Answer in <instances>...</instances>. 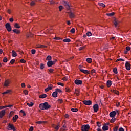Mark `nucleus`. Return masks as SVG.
Segmentation results:
<instances>
[{
    "instance_id": "1",
    "label": "nucleus",
    "mask_w": 131,
    "mask_h": 131,
    "mask_svg": "<svg viewBox=\"0 0 131 131\" xmlns=\"http://www.w3.org/2000/svg\"><path fill=\"white\" fill-rule=\"evenodd\" d=\"M81 128L82 131H89V129H90V125H82Z\"/></svg>"
},
{
    "instance_id": "2",
    "label": "nucleus",
    "mask_w": 131,
    "mask_h": 131,
    "mask_svg": "<svg viewBox=\"0 0 131 131\" xmlns=\"http://www.w3.org/2000/svg\"><path fill=\"white\" fill-rule=\"evenodd\" d=\"M7 129L8 130H14L16 128H15V126H14L13 124L9 123L8 126L7 127Z\"/></svg>"
},
{
    "instance_id": "3",
    "label": "nucleus",
    "mask_w": 131,
    "mask_h": 131,
    "mask_svg": "<svg viewBox=\"0 0 131 131\" xmlns=\"http://www.w3.org/2000/svg\"><path fill=\"white\" fill-rule=\"evenodd\" d=\"M56 62H57V60L49 61L47 62V66L48 67H52L53 65H55V64H56Z\"/></svg>"
},
{
    "instance_id": "4",
    "label": "nucleus",
    "mask_w": 131,
    "mask_h": 131,
    "mask_svg": "<svg viewBox=\"0 0 131 131\" xmlns=\"http://www.w3.org/2000/svg\"><path fill=\"white\" fill-rule=\"evenodd\" d=\"M5 27L8 32H11V31H12V27H11V25H10V23H6L5 25Z\"/></svg>"
},
{
    "instance_id": "5",
    "label": "nucleus",
    "mask_w": 131,
    "mask_h": 131,
    "mask_svg": "<svg viewBox=\"0 0 131 131\" xmlns=\"http://www.w3.org/2000/svg\"><path fill=\"white\" fill-rule=\"evenodd\" d=\"M83 104H84V105H86L87 106H91L92 102L91 100H84L83 101Z\"/></svg>"
},
{
    "instance_id": "6",
    "label": "nucleus",
    "mask_w": 131,
    "mask_h": 131,
    "mask_svg": "<svg viewBox=\"0 0 131 131\" xmlns=\"http://www.w3.org/2000/svg\"><path fill=\"white\" fill-rule=\"evenodd\" d=\"M93 108L94 112H98L99 110V105H98V104H95L93 105Z\"/></svg>"
},
{
    "instance_id": "7",
    "label": "nucleus",
    "mask_w": 131,
    "mask_h": 131,
    "mask_svg": "<svg viewBox=\"0 0 131 131\" xmlns=\"http://www.w3.org/2000/svg\"><path fill=\"white\" fill-rule=\"evenodd\" d=\"M45 110H48L51 108V105L48 102H44Z\"/></svg>"
},
{
    "instance_id": "8",
    "label": "nucleus",
    "mask_w": 131,
    "mask_h": 131,
    "mask_svg": "<svg viewBox=\"0 0 131 131\" xmlns=\"http://www.w3.org/2000/svg\"><path fill=\"white\" fill-rule=\"evenodd\" d=\"M74 82L75 84H77V85L82 84V81L81 80L76 79L75 80Z\"/></svg>"
},
{
    "instance_id": "9",
    "label": "nucleus",
    "mask_w": 131,
    "mask_h": 131,
    "mask_svg": "<svg viewBox=\"0 0 131 131\" xmlns=\"http://www.w3.org/2000/svg\"><path fill=\"white\" fill-rule=\"evenodd\" d=\"M51 90H53V85L50 84L48 85V86L45 89V92H49V91H51Z\"/></svg>"
},
{
    "instance_id": "10",
    "label": "nucleus",
    "mask_w": 131,
    "mask_h": 131,
    "mask_svg": "<svg viewBox=\"0 0 131 131\" xmlns=\"http://www.w3.org/2000/svg\"><path fill=\"white\" fill-rule=\"evenodd\" d=\"M6 114V110H3L0 112V118H3V117L5 116Z\"/></svg>"
},
{
    "instance_id": "11",
    "label": "nucleus",
    "mask_w": 131,
    "mask_h": 131,
    "mask_svg": "<svg viewBox=\"0 0 131 131\" xmlns=\"http://www.w3.org/2000/svg\"><path fill=\"white\" fill-rule=\"evenodd\" d=\"M80 71H81V72H82V73H84V74H90V71H88V70L80 69Z\"/></svg>"
},
{
    "instance_id": "12",
    "label": "nucleus",
    "mask_w": 131,
    "mask_h": 131,
    "mask_svg": "<svg viewBox=\"0 0 131 131\" xmlns=\"http://www.w3.org/2000/svg\"><path fill=\"white\" fill-rule=\"evenodd\" d=\"M125 67L127 70H129L130 69V64L129 62H128V61L126 62Z\"/></svg>"
},
{
    "instance_id": "13",
    "label": "nucleus",
    "mask_w": 131,
    "mask_h": 131,
    "mask_svg": "<svg viewBox=\"0 0 131 131\" xmlns=\"http://www.w3.org/2000/svg\"><path fill=\"white\" fill-rule=\"evenodd\" d=\"M11 83V81L9 79L6 80L4 82V86H9V84Z\"/></svg>"
},
{
    "instance_id": "14",
    "label": "nucleus",
    "mask_w": 131,
    "mask_h": 131,
    "mask_svg": "<svg viewBox=\"0 0 131 131\" xmlns=\"http://www.w3.org/2000/svg\"><path fill=\"white\" fill-rule=\"evenodd\" d=\"M116 115V112H115V111L110 113V117H115Z\"/></svg>"
},
{
    "instance_id": "15",
    "label": "nucleus",
    "mask_w": 131,
    "mask_h": 131,
    "mask_svg": "<svg viewBox=\"0 0 131 131\" xmlns=\"http://www.w3.org/2000/svg\"><path fill=\"white\" fill-rule=\"evenodd\" d=\"M19 118V116L17 115H15L14 117H13L12 120L13 122H16L17 121V120Z\"/></svg>"
},
{
    "instance_id": "16",
    "label": "nucleus",
    "mask_w": 131,
    "mask_h": 131,
    "mask_svg": "<svg viewBox=\"0 0 131 131\" xmlns=\"http://www.w3.org/2000/svg\"><path fill=\"white\" fill-rule=\"evenodd\" d=\"M118 23H119V21L116 20V19H115L114 24L116 28H118Z\"/></svg>"
},
{
    "instance_id": "17",
    "label": "nucleus",
    "mask_w": 131,
    "mask_h": 131,
    "mask_svg": "<svg viewBox=\"0 0 131 131\" xmlns=\"http://www.w3.org/2000/svg\"><path fill=\"white\" fill-rule=\"evenodd\" d=\"M69 17L71 19L72 18H74V17H75L74 13H73L72 12H69Z\"/></svg>"
},
{
    "instance_id": "18",
    "label": "nucleus",
    "mask_w": 131,
    "mask_h": 131,
    "mask_svg": "<svg viewBox=\"0 0 131 131\" xmlns=\"http://www.w3.org/2000/svg\"><path fill=\"white\" fill-rule=\"evenodd\" d=\"M107 88H110L112 85V81L108 80L106 82Z\"/></svg>"
},
{
    "instance_id": "19",
    "label": "nucleus",
    "mask_w": 131,
    "mask_h": 131,
    "mask_svg": "<svg viewBox=\"0 0 131 131\" xmlns=\"http://www.w3.org/2000/svg\"><path fill=\"white\" fill-rule=\"evenodd\" d=\"M39 108L41 110H45V103L40 104Z\"/></svg>"
},
{
    "instance_id": "20",
    "label": "nucleus",
    "mask_w": 131,
    "mask_h": 131,
    "mask_svg": "<svg viewBox=\"0 0 131 131\" xmlns=\"http://www.w3.org/2000/svg\"><path fill=\"white\" fill-rule=\"evenodd\" d=\"M52 97H53V98H57V97H58V92H57V91L54 92L52 93Z\"/></svg>"
},
{
    "instance_id": "21",
    "label": "nucleus",
    "mask_w": 131,
    "mask_h": 131,
    "mask_svg": "<svg viewBox=\"0 0 131 131\" xmlns=\"http://www.w3.org/2000/svg\"><path fill=\"white\" fill-rule=\"evenodd\" d=\"M39 98L40 99H45V98H47V94H43L39 95Z\"/></svg>"
},
{
    "instance_id": "22",
    "label": "nucleus",
    "mask_w": 131,
    "mask_h": 131,
    "mask_svg": "<svg viewBox=\"0 0 131 131\" xmlns=\"http://www.w3.org/2000/svg\"><path fill=\"white\" fill-rule=\"evenodd\" d=\"M79 93H80V92H79V89H76L75 90L74 94H75L76 95V96H79Z\"/></svg>"
},
{
    "instance_id": "23",
    "label": "nucleus",
    "mask_w": 131,
    "mask_h": 131,
    "mask_svg": "<svg viewBox=\"0 0 131 131\" xmlns=\"http://www.w3.org/2000/svg\"><path fill=\"white\" fill-rule=\"evenodd\" d=\"M13 32H14V33H16V34H20V30L17 29H15L14 30H13Z\"/></svg>"
},
{
    "instance_id": "24",
    "label": "nucleus",
    "mask_w": 131,
    "mask_h": 131,
    "mask_svg": "<svg viewBox=\"0 0 131 131\" xmlns=\"http://www.w3.org/2000/svg\"><path fill=\"white\" fill-rule=\"evenodd\" d=\"M102 129L104 131H107L109 129V128L107 126L104 125L102 127Z\"/></svg>"
},
{
    "instance_id": "25",
    "label": "nucleus",
    "mask_w": 131,
    "mask_h": 131,
    "mask_svg": "<svg viewBox=\"0 0 131 131\" xmlns=\"http://www.w3.org/2000/svg\"><path fill=\"white\" fill-rule=\"evenodd\" d=\"M12 57H17V53H16V51H15V50H13L12 51Z\"/></svg>"
},
{
    "instance_id": "26",
    "label": "nucleus",
    "mask_w": 131,
    "mask_h": 131,
    "mask_svg": "<svg viewBox=\"0 0 131 131\" xmlns=\"http://www.w3.org/2000/svg\"><path fill=\"white\" fill-rule=\"evenodd\" d=\"M36 123H37L38 124H41V123H47V121H39L36 122Z\"/></svg>"
},
{
    "instance_id": "27",
    "label": "nucleus",
    "mask_w": 131,
    "mask_h": 131,
    "mask_svg": "<svg viewBox=\"0 0 131 131\" xmlns=\"http://www.w3.org/2000/svg\"><path fill=\"white\" fill-rule=\"evenodd\" d=\"M36 48H47V46L41 45L39 44L36 45Z\"/></svg>"
},
{
    "instance_id": "28",
    "label": "nucleus",
    "mask_w": 131,
    "mask_h": 131,
    "mask_svg": "<svg viewBox=\"0 0 131 131\" xmlns=\"http://www.w3.org/2000/svg\"><path fill=\"white\" fill-rule=\"evenodd\" d=\"M113 72L115 74H117L118 73V72L117 71V68H114L113 70Z\"/></svg>"
},
{
    "instance_id": "29",
    "label": "nucleus",
    "mask_w": 131,
    "mask_h": 131,
    "mask_svg": "<svg viewBox=\"0 0 131 131\" xmlns=\"http://www.w3.org/2000/svg\"><path fill=\"white\" fill-rule=\"evenodd\" d=\"M63 4H64V6H66V7H67L68 8H70V6H69L68 2L64 1Z\"/></svg>"
},
{
    "instance_id": "30",
    "label": "nucleus",
    "mask_w": 131,
    "mask_h": 131,
    "mask_svg": "<svg viewBox=\"0 0 131 131\" xmlns=\"http://www.w3.org/2000/svg\"><path fill=\"white\" fill-rule=\"evenodd\" d=\"M63 41L64 42H70V41H71V40H70V39L69 38H66V39H64L63 40Z\"/></svg>"
},
{
    "instance_id": "31",
    "label": "nucleus",
    "mask_w": 131,
    "mask_h": 131,
    "mask_svg": "<svg viewBox=\"0 0 131 131\" xmlns=\"http://www.w3.org/2000/svg\"><path fill=\"white\" fill-rule=\"evenodd\" d=\"M111 92L112 93H114V94H116V95L119 94V92H118L117 90H111Z\"/></svg>"
},
{
    "instance_id": "32",
    "label": "nucleus",
    "mask_w": 131,
    "mask_h": 131,
    "mask_svg": "<svg viewBox=\"0 0 131 131\" xmlns=\"http://www.w3.org/2000/svg\"><path fill=\"white\" fill-rule=\"evenodd\" d=\"M47 61H51L52 60V56L50 55H48L46 58Z\"/></svg>"
},
{
    "instance_id": "33",
    "label": "nucleus",
    "mask_w": 131,
    "mask_h": 131,
    "mask_svg": "<svg viewBox=\"0 0 131 131\" xmlns=\"http://www.w3.org/2000/svg\"><path fill=\"white\" fill-rule=\"evenodd\" d=\"M14 27L15 28H21V27H20V26L19 25V24L18 23H15V25H14Z\"/></svg>"
},
{
    "instance_id": "34",
    "label": "nucleus",
    "mask_w": 131,
    "mask_h": 131,
    "mask_svg": "<svg viewBox=\"0 0 131 131\" xmlns=\"http://www.w3.org/2000/svg\"><path fill=\"white\" fill-rule=\"evenodd\" d=\"M114 14H115L114 12H112L111 13H107L106 15L109 17H112V16H114Z\"/></svg>"
},
{
    "instance_id": "35",
    "label": "nucleus",
    "mask_w": 131,
    "mask_h": 131,
    "mask_svg": "<svg viewBox=\"0 0 131 131\" xmlns=\"http://www.w3.org/2000/svg\"><path fill=\"white\" fill-rule=\"evenodd\" d=\"M10 92H11L10 90H7L6 91L3 92V93H2V95H7V94H9V93H10Z\"/></svg>"
},
{
    "instance_id": "36",
    "label": "nucleus",
    "mask_w": 131,
    "mask_h": 131,
    "mask_svg": "<svg viewBox=\"0 0 131 131\" xmlns=\"http://www.w3.org/2000/svg\"><path fill=\"white\" fill-rule=\"evenodd\" d=\"M27 105L29 107H32V106H33L34 104H33V103H32V102H31L30 103H27Z\"/></svg>"
},
{
    "instance_id": "37",
    "label": "nucleus",
    "mask_w": 131,
    "mask_h": 131,
    "mask_svg": "<svg viewBox=\"0 0 131 131\" xmlns=\"http://www.w3.org/2000/svg\"><path fill=\"white\" fill-rule=\"evenodd\" d=\"M99 6H100V7H102V8H105L106 7V5L102 3H98Z\"/></svg>"
},
{
    "instance_id": "38",
    "label": "nucleus",
    "mask_w": 131,
    "mask_h": 131,
    "mask_svg": "<svg viewBox=\"0 0 131 131\" xmlns=\"http://www.w3.org/2000/svg\"><path fill=\"white\" fill-rule=\"evenodd\" d=\"M86 35H87V36L90 37V36H92V35H93V34L91 32H88L86 33Z\"/></svg>"
},
{
    "instance_id": "39",
    "label": "nucleus",
    "mask_w": 131,
    "mask_h": 131,
    "mask_svg": "<svg viewBox=\"0 0 131 131\" xmlns=\"http://www.w3.org/2000/svg\"><path fill=\"white\" fill-rule=\"evenodd\" d=\"M112 118L111 120V123H113L116 120V118H115L114 117H112Z\"/></svg>"
},
{
    "instance_id": "40",
    "label": "nucleus",
    "mask_w": 131,
    "mask_h": 131,
    "mask_svg": "<svg viewBox=\"0 0 131 131\" xmlns=\"http://www.w3.org/2000/svg\"><path fill=\"white\" fill-rule=\"evenodd\" d=\"M86 61L88 63H91V62H92V58H88L86 59Z\"/></svg>"
},
{
    "instance_id": "41",
    "label": "nucleus",
    "mask_w": 131,
    "mask_h": 131,
    "mask_svg": "<svg viewBox=\"0 0 131 131\" xmlns=\"http://www.w3.org/2000/svg\"><path fill=\"white\" fill-rule=\"evenodd\" d=\"M71 110L72 112H77V111H78V109L77 108H71Z\"/></svg>"
},
{
    "instance_id": "42",
    "label": "nucleus",
    "mask_w": 131,
    "mask_h": 131,
    "mask_svg": "<svg viewBox=\"0 0 131 131\" xmlns=\"http://www.w3.org/2000/svg\"><path fill=\"white\" fill-rule=\"evenodd\" d=\"M56 92H57V93H62V90L61 89H59L58 88L55 89Z\"/></svg>"
},
{
    "instance_id": "43",
    "label": "nucleus",
    "mask_w": 131,
    "mask_h": 131,
    "mask_svg": "<svg viewBox=\"0 0 131 131\" xmlns=\"http://www.w3.org/2000/svg\"><path fill=\"white\" fill-rule=\"evenodd\" d=\"M40 68L41 70L43 69V68H45V64L43 63H41L40 65Z\"/></svg>"
},
{
    "instance_id": "44",
    "label": "nucleus",
    "mask_w": 131,
    "mask_h": 131,
    "mask_svg": "<svg viewBox=\"0 0 131 131\" xmlns=\"http://www.w3.org/2000/svg\"><path fill=\"white\" fill-rule=\"evenodd\" d=\"M70 32L71 33H75V29L74 28L71 29V30H70Z\"/></svg>"
},
{
    "instance_id": "45",
    "label": "nucleus",
    "mask_w": 131,
    "mask_h": 131,
    "mask_svg": "<svg viewBox=\"0 0 131 131\" xmlns=\"http://www.w3.org/2000/svg\"><path fill=\"white\" fill-rule=\"evenodd\" d=\"M119 61H124V59H122V58H119V59H117L116 60V62H117Z\"/></svg>"
},
{
    "instance_id": "46",
    "label": "nucleus",
    "mask_w": 131,
    "mask_h": 131,
    "mask_svg": "<svg viewBox=\"0 0 131 131\" xmlns=\"http://www.w3.org/2000/svg\"><path fill=\"white\" fill-rule=\"evenodd\" d=\"M3 62L4 63H7V62H8V58H7V57H4L3 58Z\"/></svg>"
},
{
    "instance_id": "47",
    "label": "nucleus",
    "mask_w": 131,
    "mask_h": 131,
    "mask_svg": "<svg viewBox=\"0 0 131 131\" xmlns=\"http://www.w3.org/2000/svg\"><path fill=\"white\" fill-rule=\"evenodd\" d=\"M63 9H64V8L63 7V6L60 5L59 6V9L60 12H61V11H62L63 10Z\"/></svg>"
},
{
    "instance_id": "48",
    "label": "nucleus",
    "mask_w": 131,
    "mask_h": 131,
    "mask_svg": "<svg viewBox=\"0 0 131 131\" xmlns=\"http://www.w3.org/2000/svg\"><path fill=\"white\" fill-rule=\"evenodd\" d=\"M97 125L98 127H101V126H102V124H101L100 122H97Z\"/></svg>"
},
{
    "instance_id": "49",
    "label": "nucleus",
    "mask_w": 131,
    "mask_h": 131,
    "mask_svg": "<svg viewBox=\"0 0 131 131\" xmlns=\"http://www.w3.org/2000/svg\"><path fill=\"white\" fill-rule=\"evenodd\" d=\"M36 52V51L35 49H32L31 50V53L32 55H34L35 54V52Z\"/></svg>"
},
{
    "instance_id": "50",
    "label": "nucleus",
    "mask_w": 131,
    "mask_h": 131,
    "mask_svg": "<svg viewBox=\"0 0 131 131\" xmlns=\"http://www.w3.org/2000/svg\"><path fill=\"white\" fill-rule=\"evenodd\" d=\"M15 61H16V60H15V59H11V60L10 61V63H11L12 64H14V63H15Z\"/></svg>"
},
{
    "instance_id": "51",
    "label": "nucleus",
    "mask_w": 131,
    "mask_h": 131,
    "mask_svg": "<svg viewBox=\"0 0 131 131\" xmlns=\"http://www.w3.org/2000/svg\"><path fill=\"white\" fill-rule=\"evenodd\" d=\"M27 37H32V34L31 33H29L28 35H27Z\"/></svg>"
},
{
    "instance_id": "52",
    "label": "nucleus",
    "mask_w": 131,
    "mask_h": 131,
    "mask_svg": "<svg viewBox=\"0 0 131 131\" xmlns=\"http://www.w3.org/2000/svg\"><path fill=\"white\" fill-rule=\"evenodd\" d=\"M58 101L59 104H62V103H63V100H62L61 99H58Z\"/></svg>"
},
{
    "instance_id": "53",
    "label": "nucleus",
    "mask_w": 131,
    "mask_h": 131,
    "mask_svg": "<svg viewBox=\"0 0 131 131\" xmlns=\"http://www.w3.org/2000/svg\"><path fill=\"white\" fill-rule=\"evenodd\" d=\"M31 6H34L35 5V2L34 1H32L30 3Z\"/></svg>"
},
{
    "instance_id": "54",
    "label": "nucleus",
    "mask_w": 131,
    "mask_h": 131,
    "mask_svg": "<svg viewBox=\"0 0 131 131\" xmlns=\"http://www.w3.org/2000/svg\"><path fill=\"white\" fill-rule=\"evenodd\" d=\"M58 85H61V86H64V84L61 82L57 83Z\"/></svg>"
},
{
    "instance_id": "55",
    "label": "nucleus",
    "mask_w": 131,
    "mask_h": 131,
    "mask_svg": "<svg viewBox=\"0 0 131 131\" xmlns=\"http://www.w3.org/2000/svg\"><path fill=\"white\" fill-rule=\"evenodd\" d=\"M126 51H130V47L129 46H127L126 47Z\"/></svg>"
},
{
    "instance_id": "56",
    "label": "nucleus",
    "mask_w": 131,
    "mask_h": 131,
    "mask_svg": "<svg viewBox=\"0 0 131 131\" xmlns=\"http://www.w3.org/2000/svg\"><path fill=\"white\" fill-rule=\"evenodd\" d=\"M118 130V126H116L114 128V131H117Z\"/></svg>"
},
{
    "instance_id": "57",
    "label": "nucleus",
    "mask_w": 131,
    "mask_h": 131,
    "mask_svg": "<svg viewBox=\"0 0 131 131\" xmlns=\"http://www.w3.org/2000/svg\"><path fill=\"white\" fill-rule=\"evenodd\" d=\"M24 93L25 94V95H28V91L24 90Z\"/></svg>"
},
{
    "instance_id": "58",
    "label": "nucleus",
    "mask_w": 131,
    "mask_h": 131,
    "mask_svg": "<svg viewBox=\"0 0 131 131\" xmlns=\"http://www.w3.org/2000/svg\"><path fill=\"white\" fill-rule=\"evenodd\" d=\"M20 62L21 63H26V61L24 59H21V60H20Z\"/></svg>"
},
{
    "instance_id": "59",
    "label": "nucleus",
    "mask_w": 131,
    "mask_h": 131,
    "mask_svg": "<svg viewBox=\"0 0 131 131\" xmlns=\"http://www.w3.org/2000/svg\"><path fill=\"white\" fill-rule=\"evenodd\" d=\"M25 83H21V88H23V89L25 88Z\"/></svg>"
},
{
    "instance_id": "60",
    "label": "nucleus",
    "mask_w": 131,
    "mask_h": 131,
    "mask_svg": "<svg viewBox=\"0 0 131 131\" xmlns=\"http://www.w3.org/2000/svg\"><path fill=\"white\" fill-rule=\"evenodd\" d=\"M119 131H124V129L122 127H120L119 128Z\"/></svg>"
},
{
    "instance_id": "61",
    "label": "nucleus",
    "mask_w": 131,
    "mask_h": 131,
    "mask_svg": "<svg viewBox=\"0 0 131 131\" xmlns=\"http://www.w3.org/2000/svg\"><path fill=\"white\" fill-rule=\"evenodd\" d=\"M49 72H50V73H53V72H54V70H53V69H50L49 70Z\"/></svg>"
},
{
    "instance_id": "62",
    "label": "nucleus",
    "mask_w": 131,
    "mask_h": 131,
    "mask_svg": "<svg viewBox=\"0 0 131 131\" xmlns=\"http://www.w3.org/2000/svg\"><path fill=\"white\" fill-rule=\"evenodd\" d=\"M66 92H70V89L68 88H66Z\"/></svg>"
},
{
    "instance_id": "63",
    "label": "nucleus",
    "mask_w": 131,
    "mask_h": 131,
    "mask_svg": "<svg viewBox=\"0 0 131 131\" xmlns=\"http://www.w3.org/2000/svg\"><path fill=\"white\" fill-rule=\"evenodd\" d=\"M84 49V47H80L79 51H82Z\"/></svg>"
},
{
    "instance_id": "64",
    "label": "nucleus",
    "mask_w": 131,
    "mask_h": 131,
    "mask_svg": "<svg viewBox=\"0 0 131 131\" xmlns=\"http://www.w3.org/2000/svg\"><path fill=\"white\" fill-rule=\"evenodd\" d=\"M30 131H33V127L31 126L29 129Z\"/></svg>"
}]
</instances>
